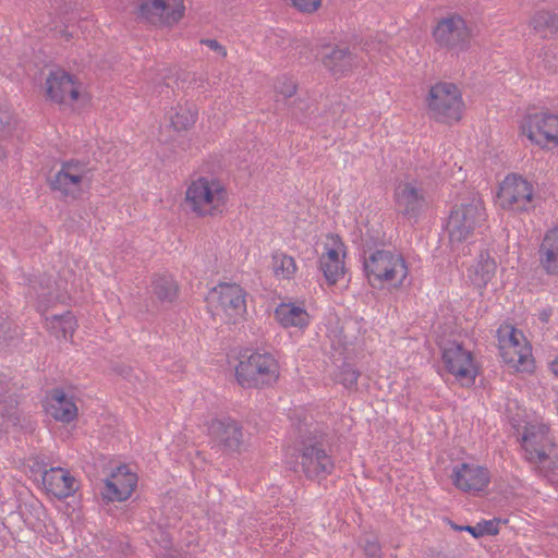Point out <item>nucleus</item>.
Masks as SVG:
<instances>
[{
  "label": "nucleus",
  "mask_w": 558,
  "mask_h": 558,
  "mask_svg": "<svg viewBox=\"0 0 558 558\" xmlns=\"http://www.w3.org/2000/svg\"><path fill=\"white\" fill-rule=\"evenodd\" d=\"M328 435L317 423L299 421L295 425L293 456L295 464L310 481L320 482L335 469Z\"/></svg>",
  "instance_id": "nucleus-1"
},
{
  "label": "nucleus",
  "mask_w": 558,
  "mask_h": 558,
  "mask_svg": "<svg viewBox=\"0 0 558 558\" xmlns=\"http://www.w3.org/2000/svg\"><path fill=\"white\" fill-rule=\"evenodd\" d=\"M363 269L371 286L393 282L402 284L408 276V266L400 254L376 248L372 239H363Z\"/></svg>",
  "instance_id": "nucleus-2"
},
{
  "label": "nucleus",
  "mask_w": 558,
  "mask_h": 558,
  "mask_svg": "<svg viewBox=\"0 0 558 558\" xmlns=\"http://www.w3.org/2000/svg\"><path fill=\"white\" fill-rule=\"evenodd\" d=\"M235 377L239 385L247 388H263L270 386L279 378V365L269 353L252 352L241 355L235 367Z\"/></svg>",
  "instance_id": "nucleus-3"
},
{
  "label": "nucleus",
  "mask_w": 558,
  "mask_h": 558,
  "mask_svg": "<svg viewBox=\"0 0 558 558\" xmlns=\"http://www.w3.org/2000/svg\"><path fill=\"white\" fill-rule=\"evenodd\" d=\"M485 219V207L480 198L453 206L446 226L451 250L466 242Z\"/></svg>",
  "instance_id": "nucleus-4"
},
{
  "label": "nucleus",
  "mask_w": 558,
  "mask_h": 558,
  "mask_svg": "<svg viewBox=\"0 0 558 558\" xmlns=\"http://www.w3.org/2000/svg\"><path fill=\"white\" fill-rule=\"evenodd\" d=\"M227 191L217 180L198 178L185 192V203L197 216H215L222 213Z\"/></svg>",
  "instance_id": "nucleus-5"
},
{
  "label": "nucleus",
  "mask_w": 558,
  "mask_h": 558,
  "mask_svg": "<svg viewBox=\"0 0 558 558\" xmlns=\"http://www.w3.org/2000/svg\"><path fill=\"white\" fill-rule=\"evenodd\" d=\"M93 169L77 159L62 162L61 169L48 179L52 192L59 193L62 201H75L83 194V185L89 184Z\"/></svg>",
  "instance_id": "nucleus-6"
},
{
  "label": "nucleus",
  "mask_w": 558,
  "mask_h": 558,
  "mask_svg": "<svg viewBox=\"0 0 558 558\" xmlns=\"http://www.w3.org/2000/svg\"><path fill=\"white\" fill-rule=\"evenodd\" d=\"M426 101L436 121L451 123L461 119L463 101L453 83L440 82L432 86Z\"/></svg>",
  "instance_id": "nucleus-7"
},
{
  "label": "nucleus",
  "mask_w": 558,
  "mask_h": 558,
  "mask_svg": "<svg viewBox=\"0 0 558 558\" xmlns=\"http://www.w3.org/2000/svg\"><path fill=\"white\" fill-rule=\"evenodd\" d=\"M432 36L438 47L459 52L469 50L472 32L466 21L454 13L438 20Z\"/></svg>",
  "instance_id": "nucleus-8"
},
{
  "label": "nucleus",
  "mask_w": 558,
  "mask_h": 558,
  "mask_svg": "<svg viewBox=\"0 0 558 558\" xmlns=\"http://www.w3.org/2000/svg\"><path fill=\"white\" fill-rule=\"evenodd\" d=\"M246 292L235 283H221L214 288L208 298V304L226 316L228 324H238L246 313Z\"/></svg>",
  "instance_id": "nucleus-9"
},
{
  "label": "nucleus",
  "mask_w": 558,
  "mask_h": 558,
  "mask_svg": "<svg viewBox=\"0 0 558 558\" xmlns=\"http://www.w3.org/2000/svg\"><path fill=\"white\" fill-rule=\"evenodd\" d=\"M497 196L505 209L523 213L535 207L533 205V186L521 175H507L500 184Z\"/></svg>",
  "instance_id": "nucleus-10"
},
{
  "label": "nucleus",
  "mask_w": 558,
  "mask_h": 558,
  "mask_svg": "<svg viewBox=\"0 0 558 558\" xmlns=\"http://www.w3.org/2000/svg\"><path fill=\"white\" fill-rule=\"evenodd\" d=\"M137 17L153 25H173L184 15L183 0H173L169 4L165 0H138Z\"/></svg>",
  "instance_id": "nucleus-11"
},
{
  "label": "nucleus",
  "mask_w": 558,
  "mask_h": 558,
  "mask_svg": "<svg viewBox=\"0 0 558 558\" xmlns=\"http://www.w3.org/2000/svg\"><path fill=\"white\" fill-rule=\"evenodd\" d=\"M521 130L522 134L541 147H545L548 143L558 146V116L556 114L548 112L527 114Z\"/></svg>",
  "instance_id": "nucleus-12"
},
{
  "label": "nucleus",
  "mask_w": 558,
  "mask_h": 558,
  "mask_svg": "<svg viewBox=\"0 0 558 558\" xmlns=\"http://www.w3.org/2000/svg\"><path fill=\"white\" fill-rule=\"evenodd\" d=\"M393 199L397 213L414 221L427 206L424 189L412 182H400L395 189Z\"/></svg>",
  "instance_id": "nucleus-13"
},
{
  "label": "nucleus",
  "mask_w": 558,
  "mask_h": 558,
  "mask_svg": "<svg viewBox=\"0 0 558 558\" xmlns=\"http://www.w3.org/2000/svg\"><path fill=\"white\" fill-rule=\"evenodd\" d=\"M441 360L448 373L460 380H466L473 385L476 377V368L473 364V356L461 343L450 342L442 350Z\"/></svg>",
  "instance_id": "nucleus-14"
},
{
  "label": "nucleus",
  "mask_w": 558,
  "mask_h": 558,
  "mask_svg": "<svg viewBox=\"0 0 558 558\" xmlns=\"http://www.w3.org/2000/svg\"><path fill=\"white\" fill-rule=\"evenodd\" d=\"M76 77L63 69L50 71L46 78L47 97L56 104L76 101L80 97Z\"/></svg>",
  "instance_id": "nucleus-15"
},
{
  "label": "nucleus",
  "mask_w": 558,
  "mask_h": 558,
  "mask_svg": "<svg viewBox=\"0 0 558 558\" xmlns=\"http://www.w3.org/2000/svg\"><path fill=\"white\" fill-rule=\"evenodd\" d=\"M211 438L227 452H240L244 444L243 427L231 417L213 420L209 425Z\"/></svg>",
  "instance_id": "nucleus-16"
},
{
  "label": "nucleus",
  "mask_w": 558,
  "mask_h": 558,
  "mask_svg": "<svg viewBox=\"0 0 558 558\" xmlns=\"http://www.w3.org/2000/svg\"><path fill=\"white\" fill-rule=\"evenodd\" d=\"M451 477L458 489L474 495L485 490L490 482L486 468L465 462L454 466Z\"/></svg>",
  "instance_id": "nucleus-17"
},
{
  "label": "nucleus",
  "mask_w": 558,
  "mask_h": 558,
  "mask_svg": "<svg viewBox=\"0 0 558 558\" xmlns=\"http://www.w3.org/2000/svg\"><path fill=\"white\" fill-rule=\"evenodd\" d=\"M137 475L128 470L126 465L118 468V472L112 475V480H107L102 498L109 501H124L131 497L137 485Z\"/></svg>",
  "instance_id": "nucleus-18"
},
{
  "label": "nucleus",
  "mask_w": 558,
  "mask_h": 558,
  "mask_svg": "<svg viewBox=\"0 0 558 558\" xmlns=\"http://www.w3.org/2000/svg\"><path fill=\"white\" fill-rule=\"evenodd\" d=\"M43 483L47 492L59 500L72 496L76 490V480L69 471L62 468H51L43 476Z\"/></svg>",
  "instance_id": "nucleus-19"
},
{
  "label": "nucleus",
  "mask_w": 558,
  "mask_h": 558,
  "mask_svg": "<svg viewBox=\"0 0 558 558\" xmlns=\"http://www.w3.org/2000/svg\"><path fill=\"white\" fill-rule=\"evenodd\" d=\"M47 413L54 420L70 423L77 416V408L71 397L61 390L53 389L49 395Z\"/></svg>",
  "instance_id": "nucleus-20"
},
{
  "label": "nucleus",
  "mask_w": 558,
  "mask_h": 558,
  "mask_svg": "<svg viewBox=\"0 0 558 558\" xmlns=\"http://www.w3.org/2000/svg\"><path fill=\"white\" fill-rule=\"evenodd\" d=\"M323 64L332 75L339 77L357 64V57L348 46H336L323 57Z\"/></svg>",
  "instance_id": "nucleus-21"
},
{
  "label": "nucleus",
  "mask_w": 558,
  "mask_h": 558,
  "mask_svg": "<svg viewBox=\"0 0 558 558\" xmlns=\"http://www.w3.org/2000/svg\"><path fill=\"white\" fill-rule=\"evenodd\" d=\"M539 263L547 275H558V229L548 230L541 243Z\"/></svg>",
  "instance_id": "nucleus-22"
},
{
  "label": "nucleus",
  "mask_w": 558,
  "mask_h": 558,
  "mask_svg": "<svg viewBox=\"0 0 558 558\" xmlns=\"http://www.w3.org/2000/svg\"><path fill=\"white\" fill-rule=\"evenodd\" d=\"M275 318L284 328H304L310 324V315L306 310L293 303L279 304L275 310Z\"/></svg>",
  "instance_id": "nucleus-23"
},
{
  "label": "nucleus",
  "mask_w": 558,
  "mask_h": 558,
  "mask_svg": "<svg viewBox=\"0 0 558 558\" xmlns=\"http://www.w3.org/2000/svg\"><path fill=\"white\" fill-rule=\"evenodd\" d=\"M497 264L488 252H481L477 263L469 269V279L471 283L482 290L494 278Z\"/></svg>",
  "instance_id": "nucleus-24"
},
{
  "label": "nucleus",
  "mask_w": 558,
  "mask_h": 558,
  "mask_svg": "<svg viewBox=\"0 0 558 558\" xmlns=\"http://www.w3.org/2000/svg\"><path fill=\"white\" fill-rule=\"evenodd\" d=\"M319 269L329 286H335L345 274L344 262L336 248H329L319 257Z\"/></svg>",
  "instance_id": "nucleus-25"
},
{
  "label": "nucleus",
  "mask_w": 558,
  "mask_h": 558,
  "mask_svg": "<svg viewBox=\"0 0 558 558\" xmlns=\"http://www.w3.org/2000/svg\"><path fill=\"white\" fill-rule=\"evenodd\" d=\"M532 348L529 343H523V349L519 348L502 349L500 355L504 362L518 371L530 372L534 367L532 356Z\"/></svg>",
  "instance_id": "nucleus-26"
},
{
  "label": "nucleus",
  "mask_w": 558,
  "mask_h": 558,
  "mask_svg": "<svg viewBox=\"0 0 558 558\" xmlns=\"http://www.w3.org/2000/svg\"><path fill=\"white\" fill-rule=\"evenodd\" d=\"M530 25L543 38L558 34V13L550 10H538L531 17Z\"/></svg>",
  "instance_id": "nucleus-27"
},
{
  "label": "nucleus",
  "mask_w": 558,
  "mask_h": 558,
  "mask_svg": "<svg viewBox=\"0 0 558 558\" xmlns=\"http://www.w3.org/2000/svg\"><path fill=\"white\" fill-rule=\"evenodd\" d=\"M151 288L153 293L161 302L172 303L178 298L179 287L171 276H156L151 282Z\"/></svg>",
  "instance_id": "nucleus-28"
},
{
  "label": "nucleus",
  "mask_w": 558,
  "mask_h": 558,
  "mask_svg": "<svg viewBox=\"0 0 558 558\" xmlns=\"http://www.w3.org/2000/svg\"><path fill=\"white\" fill-rule=\"evenodd\" d=\"M197 116L195 105H179L170 117L171 125L178 132L187 131L195 124Z\"/></svg>",
  "instance_id": "nucleus-29"
},
{
  "label": "nucleus",
  "mask_w": 558,
  "mask_h": 558,
  "mask_svg": "<svg viewBox=\"0 0 558 558\" xmlns=\"http://www.w3.org/2000/svg\"><path fill=\"white\" fill-rule=\"evenodd\" d=\"M499 350L519 348L523 349V343H529L523 332L513 326L507 325L498 329Z\"/></svg>",
  "instance_id": "nucleus-30"
},
{
  "label": "nucleus",
  "mask_w": 558,
  "mask_h": 558,
  "mask_svg": "<svg viewBox=\"0 0 558 558\" xmlns=\"http://www.w3.org/2000/svg\"><path fill=\"white\" fill-rule=\"evenodd\" d=\"M272 268L276 275L291 278L296 271V264L293 257L284 253H275L272 255Z\"/></svg>",
  "instance_id": "nucleus-31"
},
{
  "label": "nucleus",
  "mask_w": 558,
  "mask_h": 558,
  "mask_svg": "<svg viewBox=\"0 0 558 558\" xmlns=\"http://www.w3.org/2000/svg\"><path fill=\"white\" fill-rule=\"evenodd\" d=\"M360 376V372L355 369L351 364H343L338 368L335 374V380L349 390L356 389V381Z\"/></svg>",
  "instance_id": "nucleus-32"
},
{
  "label": "nucleus",
  "mask_w": 558,
  "mask_h": 558,
  "mask_svg": "<svg viewBox=\"0 0 558 558\" xmlns=\"http://www.w3.org/2000/svg\"><path fill=\"white\" fill-rule=\"evenodd\" d=\"M34 289L37 292L39 301L45 303L46 305H50L59 300V294L57 291L53 290L50 277L43 278L39 281V289H37L36 287H34Z\"/></svg>",
  "instance_id": "nucleus-33"
},
{
  "label": "nucleus",
  "mask_w": 558,
  "mask_h": 558,
  "mask_svg": "<svg viewBox=\"0 0 558 558\" xmlns=\"http://www.w3.org/2000/svg\"><path fill=\"white\" fill-rule=\"evenodd\" d=\"M284 106L288 107L292 118L294 119L304 120L310 116L311 102L308 99L296 98L292 101H284Z\"/></svg>",
  "instance_id": "nucleus-34"
},
{
  "label": "nucleus",
  "mask_w": 558,
  "mask_h": 558,
  "mask_svg": "<svg viewBox=\"0 0 558 558\" xmlns=\"http://www.w3.org/2000/svg\"><path fill=\"white\" fill-rule=\"evenodd\" d=\"M16 119L8 112L0 113V143L12 137L16 130Z\"/></svg>",
  "instance_id": "nucleus-35"
},
{
  "label": "nucleus",
  "mask_w": 558,
  "mask_h": 558,
  "mask_svg": "<svg viewBox=\"0 0 558 558\" xmlns=\"http://www.w3.org/2000/svg\"><path fill=\"white\" fill-rule=\"evenodd\" d=\"M275 89L277 94L283 97L284 102L289 101V99L296 93L298 85L296 82L291 77L282 76L277 81Z\"/></svg>",
  "instance_id": "nucleus-36"
},
{
  "label": "nucleus",
  "mask_w": 558,
  "mask_h": 558,
  "mask_svg": "<svg viewBox=\"0 0 558 558\" xmlns=\"http://www.w3.org/2000/svg\"><path fill=\"white\" fill-rule=\"evenodd\" d=\"M535 435L525 434L523 436V447L525 451L530 454V460L543 462L548 458V456L544 449L535 447V442L533 441Z\"/></svg>",
  "instance_id": "nucleus-37"
},
{
  "label": "nucleus",
  "mask_w": 558,
  "mask_h": 558,
  "mask_svg": "<svg viewBox=\"0 0 558 558\" xmlns=\"http://www.w3.org/2000/svg\"><path fill=\"white\" fill-rule=\"evenodd\" d=\"M507 523V520H501L500 518H494L492 520H483L477 523V538L484 535L495 536L499 533V524Z\"/></svg>",
  "instance_id": "nucleus-38"
},
{
  "label": "nucleus",
  "mask_w": 558,
  "mask_h": 558,
  "mask_svg": "<svg viewBox=\"0 0 558 558\" xmlns=\"http://www.w3.org/2000/svg\"><path fill=\"white\" fill-rule=\"evenodd\" d=\"M293 8L302 13H314L322 5V0H290Z\"/></svg>",
  "instance_id": "nucleus-39"
},
{
  "label": "nucleus",
  "mask_w": 558,
  "mask_h": 558,
  "mask_svg": "<svg viewBox=\"0 0 558 558\" xmlns=\"http://www.w3.org/2000/svg\"><path fill=\"white\" fill-rule=\"evenodd\" d=\"M363 548L365 555L369 558H376L380 556L381 546L376 538H366Z\"/></svg>",
  "instance_id": "nucleus-40"
},
{
  "label": "nucleus",
  "mask_w": 558,
  "mask_h": 558,
  "mask_svg": "<svg viewBox=\"0 0 558 558\" xmlns=\"http://www.w3.org/2000/svg\"><path fill=\"white\" fill-rule=\"evenodd\" d=\"M295 54H298L299 59H306L308 60L311 58L312 48L310 43L307 41H298L295 46Z\"/></svg>",
  "instance_id": "nucleus-41"
},
{
  "label": "nucleus",
  "mask_w": 558,
  "mask_h": 558,
  "mask_svg": "<svg viewBox=\"0 0 558 558\" xmlns=\"http://www.w3.org/2000/svg\"><path fill=\"white\" fill-rule=\"evenodd\" d=\"M199 43H201V45H205L208 48H210L211 50L218 52L221 57L227 56L226 48L223 46H221L216 39L204 38V39H201Z\"/></svg>",
  "instance_id": "nucleus-42"
},
{
  "label": "nucleus",
  "mask_w": 558,
  "mask_h": 558,
  "mask_svg": "<svg viewBox=\"0 0 558 558\" xmlns=\"http://www.w3.org/2000/svg\"><path fill=\"white\" fill-rule=\"evenodd\" d=\"M53 318L60 322L64 335L68 329H72L73 316L70 312L61 316L54 315Z\"/></svg>",
  "instance_id": "nucleus-43"
},
{
  "label": "nucleus",
  "mask_w": 558,
  "mask_h": 558,
  "mask_svg": "<svg viewBox=\"0 0 558 558\" xmlns=\"http://www.w3.org/2000/svg\"><path fill=\"white\" fill-rule=\"evenodd\" d=\"M11 330V323L8 317L0 314V339L5 340L8 332Z\"/></svg>",
  "instance_id": "nucleus-44"
},
{
  "label": "nucleus",
  "mask_w": 558,
  "mask_h": 558,
  "mask_svg": "<svg viewBox=\"0 0 558 558\" xmlns=\"http://www.w3.org/2000/svg\"><path fill=\"white\" fill-rule=\"evenodd\" d=\"M450 525L456 531H466L469 532L474 538H477V524L475 526L472 525H458L453 522H450Z\"/></svg>",
  "instance_id": "nucleus-45"
},
{
  "label": "nucleus",
  "mask_w": 558,
  "mask_h": 558,
  "mask_svg": "<svg viewBox=\"0 0 558 558\" xmlns=\"http://www.w3.org/2000/svg\"><path fill=\"white\" fill-rule=\"evenodd\" d=\"M159 530V534H160V538L157 539L158 543L163 547V548H168L170 547L171 545V537L169 535V533L162 531L160 527H158Z\"/></svg>",
  "instance_id": "nucleus-46"
},
{
  "label": "nucleus",
  "mask_w": 558,
  "mask_h": 558,
  "mask_svg": "<svg viewBox=\"0 0 558 558\" xmlns=\"http://www.w3.org/2000/svg\"><path fill=\"white\" fill-rule=\"evenodd\" d=\"M10 390V383L4 375H0V398Z\"/></svg>",
  "instance_id": "nucleus-47"
},
{
  "label": "nucleus",
  "mask_w": 558,
  "mask_h": 558,
  "mask_svg": "<svg viewBox=\"0 0 558 558\" xmlns=\"http://www.w3.org/2000/svg\"><path fill=\"white\" fill-rule=\"evenodd\" d=\"M549 369L551 373L558 377V353L555 355V357L549 362Z\"/></svg>",
  "instance_id": "nucleus-48"
},
{
  "label": "nucleus",
  "mask_w": 558,
  "mask_h": 558,
  "mask_svg": "<svg viewBox=\"0 0 558 558\" xmlns=\"http://www.w3.org/2000/svg\"><path fill=\"white\" fill-rule=\"evenodd\" d=\"M332 114L341 113L344 111V106L341 101H336L332 104Z\"/></svg>",
  "instance_id": "nucleus-49"
},
{
  "label": "nucleus",
  "mask_w": 558,
  "mask_h": 558,
  "mask_svg": "<svg viewBox=\"0 0 558 558\" xmlns=\"http://www.w3.org/2000/svg\"><path fill=\"white\" fill-rule=\"evenodd\" d=\"M116 371L122 375L123 377H129L130 376V373L132 372V368L129 367V366H120V367H117Z\"/></svg>",
  "instance_id": "nucleus-50"
},
{
  "label": "nucleus",
  "mask_w": 558,
  "mask_h": 558,
  "mask_svg": "<svg viewBox=\"0 0 558 558\" xmlns=\"http://www.w3.org/2000/svg\"><path fill=\"white\" fill-rule=\"evenodd\" d=\"M160 87H161V90L159 93H162L165 88L169 89V85L168 84H162V85H160Z\"/></svg>",
  "instance_id": "nucleus-51"
},
{
  "label": "nucleus",
  "mask_w": 558,
  "mask_h": 558,
  "mask_svg": "<svg viewBox=\"0 0 558 558\" xmlns=\"http://www.w3.org/2000/svg\"><path fill=\"white\" fill-rule=\"evenodd\" d=\"M65 37H66V39H70L71 35L70 34H65Z\"/></svg>",
  "instance_id": "nucleus-52"
}]
</instances>
